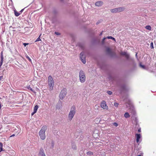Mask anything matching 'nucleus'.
Here are the masks:
<instances>
[{
  "mask_svg": "<svg viewBox=\"0 0 156 156\" xmlns=\"http://www.w3.org/2000/svg\"><path fill=\"white\" fill-rule=\"evenodd\" d=\"M47 129V126H43L39 132V135L41 138L42 140H44L45 139V132Z\"/></svg>",
  "mask_w": 156,
  "mask_h": 156,
  "instance_id": "nucleus-1",
  "label": "nucleus"
},
{
  "mask_svg": "<svg viewBox=\"0 0 156 156\" xmlns=\"http://www.w3.org/2000/svg\"><path fill=\"white\" fill-rule=\"evenodd\" d=\"M76 113V108L75 106H73L72 107L68 115V119L71 121L74 117Z\"/></svg>",
  "mask_w": 156,
  "mask_h": 156,
  "instance_id": "nucleus-2",
  "label": "nucleus"
},
{
  "mask_svg": "<svg viewBox=\"0 0 156 156\" xmlns=\"http://www.w3.org/2000/svg\"><path fill=\"white\" fill-rule=\"evenodd\" d=\"M48 84L50 90H52L54 85V82L51 76H49L48 77Z\"/></svg>",
  "mask_w": 156,
  "mask_h": 156,
  "instance_id": "nucleus-3",
  "label": "nucleus"
},
{
  "mask_svg": "<svg viewBox=\"0 0 156 156\" xmlns=\"http://www.w3.org/2000/svg\"><path fill=\"white\" fill-rule=\"evenodd\" d=\"M80 80L82 83L84 82L86 80V77L85 74L83 71H80Z\"/></svg>",
  "mask_w": 156,
  "mask_h": 156,
  "instance_id": "nucleus-4",
  "label": "nucleus"
},
{
  "mask_svg": "<svg viewBox=\"0 0 156 156\" xmlns=\"http://www.w3.org/2000/svg\"><path fill=\"white\" fill-rule=\"evenodd\" d=\"M67 93V90L66 88L63 89L61 91L59 95L60 98L62 100L65 97Z\"/></svg>",
  "mask_w": 156,
  "mask_h": 156,
  "instance_id": "nucleus-5",
  "label": "nucleus"
},
{
  "mask_svg": "<svg viewBox=\"0 0 156 156\" xmlns=\"http://www.w3.org/2000/svg\"><path fill=\"white\" fill-rule=\"evenodd\" d=\"M125 9L124 8L119 7L112 9L111 11L113 13H115L118 12H120L123 11Z\"/></svg>",
  "mask_w": 156,
  "mask_h": 156,
  "instance_id": "nucleus-6",
  "label": "nucleus"
},
{
  "mask_svg": "<svg viewBox=\"0 0 156 156\" xmlns=\"http://www.w3.org/2000/svg\"><path fill=\"white\" fill-rule=\"evenodd\" d=\"M100 105L101 108L104 109L108 110V106L106 105V102L104 101H103L101 102Z\"/></svg>",
  "mask_w": 156,
  "mask_h": 156,
  "instance_id": "nucleus-7",
  "label": "nucleus"
},
{
  "mask_svg": "<svg viewBox=\"0 0 156 156\" xmlns=\"http://www.w3.org/2000/svg\"><path fill=\"white\" fill-rule=\"evenodd\" d=\"M80 58L81 61L83 64L86 63L85 56L84 55V52H82L80 54Z\"/></svg>",
  "mask_w": 156,
  "mask_h": 156,
  "instance_id": "nucleus-8",
  "label": "nucleus"
},
{
  "mask_svg": "<svg viewBox=\"0 0 156 156\" xmlns=\"http://www.w3.org/2000/svg\"><path fill=\"white\" fill-rule=\"evenodd\" d=\"M39 156H45L44 151L42 148H41L40 150L39 153Z\"/></svg>",
  "mask_w": 156,
  "mask_h": 156,
  "instance_id": "nucleus-9",
  "label": "nucleus"
},
{
  "mask_svg": "<svg viewBox=\"0 0 156 156\" xmlns=\"http://www.w3.org/2000/svg\"><path fill=\"white\" fill-rule=\"evenodd\" d=\"M103 3V2L102 1H98L97 2L95 3V5L96 6H100L102 5Z\"/></svg>",
  "mask_w": 156,
  "mask_h": 156,
  "instance_id": "nucleus-10",
  "label": "nucleus"
},
{
  "mask_svg": "<svg viewBox=\"0 0 156 156\" xmlns=\"http://www.w3.org/2000/svg\"><path fill=\"white\" fill-rule=\"evenodd\" d=\"M135 136L136 137V141L138 143L139 142V139L141 137V135L140 134H136Z\"/></svg>",
  "mask_w": 156,
  "mask_h": 156,
  "instance_id": "nucleus-11",
  "label": "nucleus"
},
{
  "mask_svg": "<svg viewBox=\"0 0 156 156\" xmlns=\"http://www.w3.org/2000/svg\"><path fill=\"white\" fill-rule=\"evenodd\" d=\"M38 106L37 105H36L34 106V113L36 112L37 111L38 109Z\"/></svg>",
  "mask_w": 156,
  "mask_h": 156,
  "instance_id": "nucleus-12",
  "label": "nucleus"
},
{
  "mask_svg": "<svg viewBox=\"0 0 156 156\" xmlns=\"http://www.w3.org/2000/svg\"><path fill=\"white\" fill-rule=\"evenodd\" d=\"M124 115V117L126 118H129L130 117L129 115L128 112H126V113H125Z\"/></svg>",
  "mask_w": 156,
  "mask_h": 156,
  "instance_id": "nucleus-13",
  "label": "nucleus"
},
{
  "mask_svg": "<svg viewBox=\"0 0 156 156\" xmlns=\"http://www.w3.org/2000/svg\"><path fill=\"white\" fill-rule=\"evenodd\" d=\"M145 28L146 29H147L148 30H151V26L149 25L146 26L145 27Z\"/></svg>",
  "mask_w": 156,
  "mask_h": 156,
  "instance_id": "nucleus-14",
  "label": "nucleus"
},
{
  "mask_svg": "<svg viewBox=\"0 0 156 156\" xmlns=\"http://www.w3.org/2000/svg\"><path fill=\"white\" fill-rule=\"evenodd\" d=\"M106 51L108 53H110L111 52V49L109 48H106Z\"/></svg>",
  "mask_w": 156,
  "mask_h": 156,
  "instance_id": "nucleus-15",
  "label": "nucleus"
},
{
  "mask_svg": "<svg viewBox=\"0 0 156 156\" xmlns=\"http://www.w3.org/2000/svg\"><path fill=\"white\" fill-rule=\"evenodd\" d=\"M14 13L15 15L16 16H18L20 15V14L19 12H17L16 11H14Z\"/></svg>",
  "mask_w": 156,
  "mask_h": 156,
  "instance_id": "nucleus-16",
  "label": "nucleus"
},
{
  "mask_svg": "<svg viewBox=\"0 0 156 156\" xmlns=\"http://www.w3.org/2000/svg\"><path fill=\"white\" fill-rule=\"evenodd\" d=\"M3 145L2 144H1L0 145V152L3 151Z\"/></svg>",
  "mask_w": 156,
  "mask_h": 156,
  "instance_id": "nucleus-17",
  "label": "nucleus"
},
{
  "mask_svg": "<svg viewBox=\"0 0 156 156\" xmlns=\"http://www.w3.org/2000/svg\"><path fill=\"white\" fill-rule=\"evenodd\" d=\"M41 35V34H40L39 36L37 38L36 40L35 41V42L39 41H41V39H40V37Z\"/></svg>",
  "mask_w": 156,
  "mask_h": 156,
  "instance_id": "nucleus-18",
  "label": "nucleus"
},
{
  "mask_svg": "<svg viewBox=\"0 0 156 156\" xmlns=\"http://www.w3.org/2000/svg\"><path fill=\"white\" fill-rule=\"evenodd\" d=\"M87 155H92L93 154V153L91 151H89L87 153Z\"/></svg>",
  "mask_w": 156,
  "mask_h": 156,
  "instance_id": "nucleus-19",
  "label": "nucleus"
},
{
  "mask_svg": "<svg viewBox=\"0 0 156 156\" xmlns=\"http://www.w3.org/2000/svg\"><path fill=\"white\" fill-rule=\"evenodd\" d=\"M27 88L28 89L30 90H31L32 91H33L32 89L30 87V85H29L28 86H27Z\"/></svg>",
  "mask_w": 156,
  "mask_h": 156,
  "instance_id": "nucleus-20",
  "label": "nucleus"
},
{
  "mask_svg": "<svg viewBox=\"0 0 156 156\" xmlns=\"http://www.w3.org/2000/svg\"><path fill=\"white\" fill-rule=\"evenodd\" d=\"M1 61H3V55H2V52H1Z\"/></svg>",
  "mask_w": 156,
  "mask_h": 156,
  "instance_id": "nucleus-21",
  "label": "nucleus"
},
{
  "mask_svg": "<svg viewBox=\"0 0 156 156\" xmlns=\"http://www.w3.org/2000/svg\"><path fill=\"white\" fill-rule=\"evenodd\" d=\"M150 46H151V49L154 48L153 44V43L152 42L150 44Z\"/></svg>",
  "mask_w": 156,
  "mask_h": 156,
  "instance_id": "nucleus-22",
  "label": "nucleus"
},
{
  "mask_svg": "<svg viewBox=\"0 0 156 156\" xmlns=\"http://www.w3.org/2000/svg\"><path fill=\"white\" fill-rule=\"evenodd\" d=\"M126 54H127V53L125 52H122L121 53V54L122 55H124V56H125Z\"/></svg>",
  "mask_w": 156,
  "mask_h": 156,
  "instance_id": "nucleus-23",
  "label": "nucleus"
},
{
  "mask_svg": "<svg viewBox=\"0 0 156 156\" xmlns=\"http://www.w3.org/2000/svg\"><path fill=\"white\" fill-rule=\"evenodd\" d=\"M26 58L29 60V61H31V59L28 55H27V56H26Z\"/></svg>",
  "mask_w": 156,
  "mask_h": 156,
  "instance_id": "nucleus-24",
  "label": "nucleus"
},
{
  "mask_svg": "<svg viewBox=\"0 0 156 156\" xmlns=\"http://www.w3.org/2000/svg\"><path fill=\"white\" fill-rule=\"evenodd\" d=\"M114 106L116 107H117L118 106L119 104L117 103H115L114 104Z\"/></svg>",
  "mask_w": 156,
  "mask_h": 156,
  "instance_id": "nucleus-25",
  "label": "nucleus"
},
{
  "mask_svg": "<svg viewBox=\"0 0 156 156\" xmlns=\"http://www.w3.org/2000/svg\"><path fill=\"white\" fill-rule=\"evenodd\" d=\"M125 56L127 59H128L129 58V55L127 53L125 55Z\"/></svg>",
  "mask_w": 156,
  "mask_h": 156,
  "instance_id": "nucleus-26",
  "label": "nucleus"
},
{
  "mask_svg": "<svg viewBox=\"0 0 156 156\" xmlns=\"http://www.w3.org/2000/svg\"><path fill=\"white\" fill-rule=\"evenodd\" d=\"M113 125L115 126H117L118 125L117 123L116 122H114L113 123Z\"/></svg>",
  "mask_w": 156,
  "mask_h": 156,
  "instance_id": "nucleus-27",
  "label": "nucleus"
},
{
  "mask_svg": "<svg viewBox=\"0 0 156 156\" xmlns=\"http://www.w3.org/2000/svg\"><path fill=\"white\" fill-rule=\"evenodd\" d=\"M107 93L109 95H111L112 94V92L111 91H107Z\"/></svg>",
  "mask_w": 156,
  "mask_h": 156,
  "instance_id": "nucleus-28",
  "label": "nucleus"
},
{
  "mask_svg": "<svg viewBox=\"0 0 156 156\" xmlns=\"http://www.w3.org/2000/svg\"><path fill=\"white\" fill-rule=\"evenodd\" d=\"M55 34H56L57 35H60V34L58 32H55Z\"/></svg>",
  "mask_w": 156,
  "mask_h": 156,
  "instance_id": "nucleus-29",
  "label": "nucleus"
},
{
  "mask_svg": "<svg viewBox=\"0 0 156 156\" xmlns=\"http://www.w3.org/2000/svg\"><path fill=\"white\" fill-rule=\"evenodd\" d=\"M112 37H112V36H108L107 37V38L109 39H112Z\"/></svg>",
  "mask_w": 156,
  "mask_h": 156,
  "instance_id": "nucleus-30",
  "label": "nucleus"
},
{
  "mask_svg": "<svg viewBox=\"0 0 156 156\" xmlns=\"http://www.w3.org/2000/svg\"><path fill=\"white\" fill-rule=\"evenodd\" d=\"M3 61H1L0 62V68L1 67V66L2 65V64Z\"/></svg>",
  "mask_w": 156,
  "mask_h": 156,
  "instance_id": "nucleus-31",
  "label": "nucleus"
},
{
  "mask_svg": "<svg viewBox=\"0 0 156 156\" xmlns=\"http://www.w3.org/2000/svg\"><path fill=\"white\" fill-rule=\"evenodd\" d=\"M3 78V76H0V80L2 79Z\"/></svg>",
  "mask_w": 156,
  "mask_h": 156,
  "instance_id": "nucleus-32",
  "label": "nucleus"
},
{
  "mask_svg": "<svg viewBox=\"0 0 156 156\" xmlns=\"http://www.w3.org/2000/svg\"><path fill=\"white\" fill-rule=\"evenodd\" d=\"M140 66L142 67V68H145V66H144V65H141L140 64Z\"/></svg>",
  "mask_w": 156,
  "mask_h": 156,
  "instance_id": "nucleus-33",
  "label": "nucleus"
},
{
  "mask_svg": "<svg viewBox=\"0 0 156 156\" xmlns=\"http://www.w3.org/2000/svg\"><path fill=\"white\" fill-rule=\"evenodd\" d=\"M107 37H104L103 38V40H102V42L103 43L104 41L107 38Z\"/></svg>",
  "mask_w": 156,
  "mask_h": 156,
  "instance_id": "nucleus-34",
  "label": "nucleus"
},
{
  "mask_svg": "<svg viewBox=\"0 0 156 156\" xmlns=\"http://www.w3.org/2000/svg\"><path fill=\"white\" fill-rule=\"evenodd\" d=\"M138 132H139V133H140V132H141V131L140 128V129H138Z\"/></svg>",
  "mask_w": 156,
  "mask_h": 156,
  "instance_id": "nucleus-35",
  "label": "nucleus"
},
{
  "mask_svg": "<svg viewBox=\"0 0 156 156\" xmlns=\"http://www.w3.org/2000/svg\"><path fill=\"white\" fill-rule=\"evenodd\" d=\"M112 40L114 41H116V40H115V39L113 37H112Z\"/></svg>",
  "mask_w": 156,
  "mask_h": 156,
  "instance_id": "nucleus-36",
  "label": "nucleus"
},
{
  "mask_svg": "<svg viewBox=\"0 0 156 156\" xmlns=\"http://www.w3.org/2000/svg\"><path fill=\"white\" fill-rule=\"evenodd\" d=\"M27 44H26V43H24V44H23V45H24V46L25 47V46H26V45H27Z\"/></svg>",
  "mask_w": 156,
  "mask_h": 156,
  "instance_id": "nucleus-37",
  "label": "nucleus"
},
{
  "mask_svg": "<svg viewBox=\"0 0 156 156\" xmlns=\"http://www.w3.org/2000/svg\"><path fill=\"white\" fill-rule=\"evenodd\" d=\"M15 136V134H13L10 137H13V136Z\"/></svg>",
  "mask_w": 156,
  "mask_h": 156,
  "instance_id": "nucleus-38",
  "label": "nucleus"
},
{
  "mask_svg": "<svg viewBox=\"0 0 156 156\" xmlns=\"http://www.w3.org/2000/svg\"><path fill=\"white\" fill-rule=\"evenodd\" d=\"M35 113H34V112L31 113V115H33Z\"/></svg>",
  "mask_w": 156,
  "mask_h": 156,
  "instance_id": "nucleus-39",
  "label": "nucleus"
},
{
  "mask_svg": "<svg viewBox=\"0 0 156 156\" xmlns=\"http://www.w3.org/2000/svg\"><path fill=\"white\" fill-rule=\"evenodd\" d=\"M73 145H74V149H75V148L76 147L75 145L74 144Z\"/></svg>",
  "mask_w": 156,
  "mask_h": 156,
  "instance_id": "nucleus-40",
  "label": "nucleus"
},
{
  "mask_svg": "<svg viewBox=\"0 0 156 156\" xmlns=\"http://www.w3.org/2000/svg\"><path fill=\"white\" fill-rule=\"evenodd\" d=\"M23 10V9H22L21 10V12H22Z\"/></svg>",
  "mask_w": 156,
  "mask_h": 156,
  "instance_id": "nucleus-41",
  "label": "nucleus"
},
{
  "mask_svg": "<svg viewBox=\"0 0 156 156\" xmlns=\"http://www.w3.org/2000/svg\"><path fill=\"white\" fill-rule=\"evenodd\" d=\"M102 34V32L100 34V35H101Z\"/></svg>",
  "mask_w": 156,
  "mask_h": 156,
  "instance_id": "nucleus-42",
  "label": "nucleus"
},
{
  "mask_svg": "<svg viewBox=\"0 0 156 156\" xmlns=\"http://www.w3.org/2000/svg\"><path fill=\"white\" fill-rule=\"evenodd\" d=\"M141 156V155H138V156Z\"/></svg>",
  "mask_w": 156,
  "mask_h": 156,
  "instance_id": "nucleus-43",
  "label": "nucleus"
},
{
  "mask_svg": "<svg viewBox=\"0 0 156 156\" xmlns=\"http://www.w3.org/2000/svg\"><path fill=\"white\" fill-rule=\"evenodd\" d=\"M1 144H2V143L0 142V145Z\"/></svg>",
  "mask_w": 156,
  "mask_h": 156,
  "instance_id": "nucleus-44",
  "label": "nucleus"
},
{
  "mask_svg": "<svg viewBox=\"0 0 156 156\" xmlns=\"http://www.w3.org/2000/svg\"><path fill=\"white\" fill-rule=\"evenodd\" d=\"M1 98H0V99H1Z\"/></svg>",
  "mask_w": 156,
  "mask_h": 156,
  "instance_id": "nucleus-45",
  "label": "nucleus"
}]
</instances>
